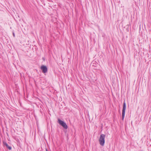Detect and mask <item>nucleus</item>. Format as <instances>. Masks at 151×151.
Instances as JSON below:
<instances>
[{
  "label": "nucleus",
  "instance_id": "0eeeda50",
  "mask_svg": "<svg viewBox=\"0 0 151 151\" xmlns=\"http://www.w3.org/2000/svg\"><path fill=\"white\" fill-rule=\"evenodd\" d=\"M46 151H48L47 149H46Z\"/></svg>",
  "mask_w": 151,
  "mask_h": 151
},
{
  "label": "nucleus",
  "instance_id": "f257e3e1",
  "mask_svg": "<svg viewBox=\"0 0 151 151\" xmlns=\"http://www.w3.org/2000/svg\"><path fill=\"white\" fill-rule=\"evenodd\" d=\"M105 135L104 134H101L100 135L99 139V141L100 145L103 146L105 143Z\"/></svg>",
  "mask_w": 151,
  "mask_h": 151
},
{
  "label": "nucleus",
  "instance_id": "423d86ee",
  "mask_svg": "<svg viewBox=\"0 0 151 151\" xmlns=\"http://www.w3.org/2000/svg\"><path fill=\"white\" fill-rule=\"evenodd\" d=\"M13 35L14 37H15V34L14 33H13Z\"/></svg>",
  "mask_w": 151,
  "mask_h": 151
},
{
  "label": "nucleus",
  "instance_id": "f03ea898",
  "mask_svg": "<svg viewBox=\"0 0 151 151\" xmlns=\"http://www.w3.org/2000/svg\"><path fill=\"white\" fill-rule=\"evenodd\" d=\"M58 122L59 124L62 126L64 129H67L68 128V126L64 122L60 119H58Z\"/></svg>",
  "mask_w": 151,
  "mask_h": 151
},
{
  "label": "nucleus",
  "instance_id": "20e7f679",
  "mask_svg": "<svg viewBox=\"0 0 151 151\" xmlns=\"http://www.w3.org/2000/svg\"><path fill=\"white\" fill-rule=\"evenodd\" d=\"M40 69L42 70V72L44 73H45L47 72V68L46 66L42 65L40 67Z\"/></svg>",
  "mask_w": 151,
  "mask_h": 151
},
{
  "label": "nucleus",
  "instance_id": "7ed1b4c3",
  "mask_svg": "<svg viewBox=\"0 0 151 151\" xmlns=\"http://www.w3.org/2000/svg\"><path fill=\"white\" fill-rule=\"evenodd\" d=\"M126 109V104L125 101H124L122 113V119L123 120L124 118L125 111Z\"/></svg>",
  "mask_w": 151,
  "mask_h": 151
},
{
  "label": "nucleus",
  "instance_id": "39448f33",
  "mask_svg": "<svg viewBox=\"0 0 151 151\" xmlns=\"http://www.w3.org/2000/svg\"><path fill=\"white\" fill-rule=\"evenodd\" d=\"M4 145L6 146V148L8 149L9 150H10L12 149V147L11 146H9L8 144L6 142H4Z\"/></svg>",
  "mask_w": 151,
  "mask_h": 151
}]
</instances>
